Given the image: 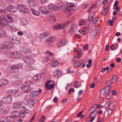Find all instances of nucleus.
Masks as SVG:
<instances>
[{
  "mask_svg": "<svg viewBox=\"0 0 122 122\" xmlns=\"http://www.w3.org/2000/svg\"><path fill=\"white\" fill-rule=\"evenodd\" d=\"M19 49L21 52L24 53L28 54L30 52V50L25 47L22 46H20Z\"/></svg>",
  "mask_w": 122,
  "mask_h": 122,
  "instance_id": "dca6fc26",
  "label": "nucleus"
},
{
  "mask_svg": "<svg viewBox=\"0 0 122 122\" xmlns=\"http://www.w3.org/2000/svg\"><path fill=\"white\" fill-rule=\"evenodd\" d=\"M83 49L85 50H87L88 49V46L87 44H86L83 46Z\"/></svg>",
  "mask_w": 122,
  "mask_h": 122,
  "instance_id": "8fccbe9b",
  "label": "nucleus"
},
{
  "mask_svg": "<svg viewBox=\"0 0 122 122\" xmlns=\"http://www.w3.org/2000/svg\"><path fill=\"white\" fill-rule=\"evenodd\" d=\"M25 110H22L19 112V117L21 118L24 117L25 116Z\"/></svg>",
  "mask_w": 122,
  "mask_h": 122,
  "instance_id": "bb28decb",
  "label": "nucleus"
},
{
  "mask_svg": "<svg viewBox=\"0 0 122 122\" xmlns=\"http://www.w3.org/2000/svg\"><path fill=\"white\" fill-rule=\"evenodd\" d=\"M82 54V52L81 51L79 52V53H78L77 54L76 56V57L79 58L81 56Z\"/></svg>",
  "mask_w": 122,
  "mask_h": 122,
  "instance_id": "4d7b16f0",
  "label": "nucleus"
},
{
  "mask_svg": "<svg viewBox=\"0 0 122 122\" xmlns=\"http://www.w3.org/2000/svg\"><path fill=\"white\" fill-rule=\"evenodd\" d=\"M15 90L12 89L11 90H9V92H10V94L11 95H14L15 93Z\"/></svg>",
  "mask_w": 122,
  "mask_h": 122,
  "instance_id": "de8ad7c7",
  "label": "nucleus"
},
{
  "mask_svg": "<svg viewBox=\"0 0 122 122\" xmlns=\"http://www.w3.org/2000/svg\"><path fill=\"white\" fill-rule=\"evenodd\" d=\"M13 21V20L9 15H5L3 19L0 18V37H5L7 36L6 33L2 28L5 27L7 22L10 23L8 24V28L10 30L13 31L17 30L15 25L11 23Z\"/></svg>",
  "mask_w": 122,
  "mask_h": 122,
  "instance_id": "f257e3e1",
  "label": "nucleus"
},
{
  "mask_svg": "<svg viewBox=\"0 0 122 122\" xmlns=\"http://www.w3.org/2000/svg\"><path fill=\"white\" fill-rule=\"evenodd\" d=\"M67 43L66 40L65 39H63L60 41L57 44V46L59 47L62 46L66 44Z\"/></svg>",
  "mask_w": 122,
  "mask_h": 122,
  "instance_id": "f3484780",
  "label": "nucleus"
},
{
  "mask_svg": "<svg viewBox=\"0 0 122 122\" xmlns=\"http://www.w3.org/2000/svg\"><path fill=\"white\" fill-rule=\"evenodd\" d=\"M17 7L18 9H20L22 11L26 14H27L29 12L28 9L26 7L23 5H18Z\"/></svg>",
  "mask_w": 122,
  "mask_h": 122,
  "instance_id": "9d476101",
  "label": "nucleus"
},
{
  "mask_svg": "<svg viewBox=\"0 0 122 122\" xmlns=\"http://www.w3.org/2000/svg\"><path fill=\"white\" fill-rule=\"evenodd\" d=\"M108 7L107 6H106L104 8V10H103L102 13L104 15H106L108 12Z\"/></svg>",
  "mask_w": 122,
  "mask_h": 122,
  "instance_id": "393cba45",
  "label": "nucleus"
},
{
  "mask_svg": "<svg viewBox=\"0 0 122 122\" xmlns=\"http://www.w3.org/2000/svg\"><path fill=\"white\" fill-rule=\"evenodd\" d=\"M49 59V56H45L44 58V61L46 62H47Z\"/></svg>",
  "mask_w": 122,
  "mask_h": 122,
  "instance_id": "bf43d9fd",
  "label": "nucleus"
},
{
  "mask_svg": "<svg viewBox=\"0 0 122 122\" xmlns=\"http://www.w3.org/2000/svg\"><path fill=\"white\" fill-rule=\"evenodd\" d=\"M11 114L13 117L18 118L19 117V112L17 111L12 112H11Z\"/></svg>",
  "mask_w": 122,
  "mask_h": 122,
  "instance_id": "4be33fe9",
  "label": "nucleus"
},
{
  "mask_svg": "<svg viewBox=\"0 0 122 122\" xmlns=\"http://www.w3.org/2000/svg\"><path fill=\"white\" fill-rule=\"evenodd\" d=\"M75 91V90L73 88H71L69 90V92H68V94H70L71 92H73Z\"/></svg>",
  "mask_w": 122,
  "mask_h": 122,
  "instance_id": "052dcab7",
  "label": "nucleus"
},
{
  "mask_svg": "<svg viewBox=\"0 0 122 122\" xmlns=\"http://www.w3.org/2000/svg\"><path fill=\"white\" fill-rule=\"evenodd\" d=\"M37 101L36 99H29L28 100L27 103L28 106L33 107L34 104Z\"/></svg>",
  "mask_w": 122,
  "mask_h": 122,
  "instance_id": "4468645a",
  "label": "nucleus"
},
{
  "mask_svg": "<svg viewBox=\"0 0 122 122\" xmlns=\"http://www.w3.org/2000/svg\"><path fill=\"white\" fill-rule=\"evenodd\" d=\"M7 11V9L6 8L2 9L0 10V13H5Z\"/></svg>",
  "mask_w": 122,
  "mask_h": 122,
  "instance_id": "37998d69",
  "label": "nucleus"
},
{
  "mask_svg": "<svg viewBox=\"0 0 122 122\" xmlns=\"http://www.w3.org/2000/svg\"><path fill=\"white\" fill-rule=\"evenodd\" d=\"M3 85L4 86L6 84H8L9 82L8 80L4 78L1 79Z\"/></svg>",
  "mask_w": 122,
  "mask_h": 122,
  "instance_id": "473e14b6",
  "label": "nucleus"
},
{
  "mask_svg": "<svg viewBox=\"0 0 122 122\" xmlns=\"http://www.w3.org/2000/svg\"><path fill=\"white\" fill-rule=\"evenodd\" d=\"M10 56L12 58H19L21 57V55L19 52L15 51L11 52Z\"/></svg>",
  "mask_w": 122,
  "mask_h": 122,
  "instance_id": "6e6552de",
  "label": "nucleus"
},
{
  "mask_svg": "<svg viewBox=\"0 0 122 122\" xmlns=\"http://www.w3.org/2000/svg\"><path fill=\"white\" fill-rule=\"evenodd\" d=\"M22 58L24 61L28 64L32 65L34 63V60L31 58L26 56H23L22 57Z\"/></svg>",
  "mask_w": 122,
  "mask_h": 122,
  "instance_id": "423d86ee",
  "label": "nucleus"
},
{
  "mask_svg": "<svg viewBox=\"0 0 122 122\" xmlns=\"http://www.w3.org/2000/svg\"><path fill=\"white\" fill-rule=\"evenodd\" d=\"M113 110V109H112L111 108H110V107L109 108V109L108 110V115H110L111 114Z\"/></svg>",
  "mask_w": 122,
  "mask_h": 122,
  "instance_id": "3c124183",
  "label": "nucleus"
},
{
  "mask_svg": "<svg viewBox=\"0 0 122 122\" xmlns=\"http://www.w3.org/2000/svg\"><path fill=\"white\" fill-rule=\"evenodd\" d=\"M109 86H107L103 89L101 90L100 93L101 94L105 95L110 93L109 92L111 88H109Z\"/></svg>",
  "mask_w": 122,
  "mask_h": 122,
  "instance_id": "f8f14e48",
  "label": "nucleus"
},
{
  "mask_svg": "<svg viewBox=\"0 0 122 122\" xmlns=\"http://www.w3.org/2000/svg\"><path fill=\"white\" fill-rule=\"evenodd\" d=\"M96 107V104L94 105L90 108L89 110V112H90L91 111L95 112L96 109L95 108Z\"/></svg>",
  "mask_w": 122,
  "mask_h": 122,
  "instance_id": "a19ab883",
  "label": "nucleus"
},
{
  "mask_svg": "<svg viewBox=\"0 0 122 122\" xmlns=\"http://www.w3.org/2000/svg\"><path fill=\"white\" fill-rule=\"evenodd\" d=\"M95 108H96L101 109L102 108V105L98 104L96 105Z\"/></svg>",
  "mask_w": 122,
  "mask_h": 122,
  "instance_id": "13d9d810",
  "label": "nucleus"
},
{
  "mask_svg": "<svg viewBox=\"0 0 122 122\" xmlns=\"http://www.w3.org/2000/svg\"><path fill=\"white\" fill-rule=\"evenodd\" d=\"M117 77L116 76L114 75L112 76V81L113 83H115L117 81Z\"/></svg>",
  "mask_w": 122,
  "mask_h": 122,
  "instance_id": "f704fd0d",
  "label": "nucleus"
},
{
  "mask_svg": "<svg viewBox=\"0 0 122 122\" xmlns=\"http://www.w3.org/2000/svg\"><path fill=\"white\" fill-rule=\"evenodd\" d=\"M106 97L107 99L109 100L111 98V96L110 94V93L107 94Z\"/></svg>",
  "mask_w": 122,
  "mask_h": 122,
  "instance_id": "e2e57ef3",
  "label": "nucleus"
},
{
  "mask_svg": "<svg viewBox=\"0 0 122 122\" xmlns=\"http://www.w3.org/2000/svg\"><path fill=\"white\" fill-rule=\"evenodd\" d=\"M6 119L8 122H12L14 120V118L12 116H9Z\"/></svg>",
  "mask_w": 122,
  "mask_h": 122,
  "instance_id": "c85d7f7f",
  "label": "nucleus"
},
{
  "mask_svg": "<svg viewBox=\"0 0 122 122\" xmlns=\"http://www.w3.org/2000/svg\"><path fill=\"white\" fill-rule=\"evenodd\" d=\"M0 122H6V118L4 117H0Z\"/></svg>",
  "mask_w": 122,
  "mask_h": 122,
  "instance_id": "09e8293b",
  "label": "nucleus"
},
{
  "mask_svg": "<svg viewBox=\"0 0 122 122\" xmlns=\"http://www.w3.org/2000/svg\"><path fill=\"white\" fill-rule=\"evenodd\" d=\"M7 108L6 107H3L1 109V112L3 114H4L6 113L7 110Z\"/></svg>",
  "mask_w": 122,
  "mask_h": 122,
  "instance_id": "c9c22d12",
  "label": "nucleus"
},
{
  "mask_svg": "<svg viewBox=\"0 0 122 122\" xmlns=\"http://www.w3.org/2000/svg\"><path fill=\"white\" fill-rule=\"evenodd\" d=\"M20 42V39L19 38L15 37L12 42L13 44L16 45L19 44Z\"/></svg>",
  "mask_w": 122,
  "mask_h": 122,
  "instance_id": "5701e85b",
  "label": "nucleus"
},
{
  "mask_svg": "<svg viewBox=\"0 0 122 122\" xmlns=\"http://www.w3.org/2000/svg\"><path fill=\"white\" fill-rule=\"evenodd\" d=\"M59 64L57 61H56L54 62L52 64V66L53 67H55L57 66Z\"/></svg>",
  "mask_w": 122,
  "mask_h": 122,
  "instance_id": "c03bdc74",
  "label": "nucleus"
},
{
  "mask_svg": "<svg viewBox=\"0 0 122 122\" xmlns=\"http://www.w3.org/2000/svg\"><path fill=\"white\" fill-rule=\"evenodd\" d=\"M21 21V23L24 25H26L27 24V21L25 19H22Z\"/></svg>",
  "mask_w": 122,
  "mask_h": 122,
  "instance_id": "79ce46f5",
  "label": "nucleus"
},
{
  "mask_svg": "<svg viewBox=\"0 0 122 122\" xmlns=\"http://www.w3.org/2000/svg\"><path fill=\"white\" fill-rule=\"evenodd\" d=\"M77 25L75 24H73L72 25L69 30L70 33L71 34L75 33L77 31Z\"/></svg>",
  "mask_w": 122,
  "mask_h": 122,
  "instance_id": "1a4fd4ad",
  "label": "nucleus"
},
{
  "mask_svg": "<svg viewBox=\"0 0 122 122\" xmlns=\"http://www.w3.org/2000/svg\"><path fill=\"white\" fill-rule=\"evenodd\" d=\"M31 10L32 12L34 15H39V13L38 11H35L33 9H31Z\"/></svg>",
  "mask_w": 122,
  "mask_h": 122,
  "instance_id": "e433bc0d",
  "label": "nucleus"
},
{
  "mask_svg": "<svg viewBox=\"0 0 122 122\" xmlns=\"http://www.w3.org/2000/svg\"><path fill=\"white\" fill-rule=\"evenodd\" d=\"M15 37L13 36V35H10L9 36V38L10 41L12 42L14 40V38Z\"/></svg>",
  "mask_w": 122,
  "mask_h": 122,
  "instance_id": "a18cd8bd",
  "label": "nucleus"
},
{
  "mask_svg": "<svg viewBox=\"0 0 122 122\" xmlns=\"http://www.w3.org/2000/svg\"><path fill=\"white\" fill-rule=\"evenodd\" d=\"M55 40V39H53V38L52 37H49L47 39L45 40V42H52Z\"/></svg>",
  "mask_w": 122,
  "mask_h": 122,
  "instance_id": "7c9ffc66",
  "label": "nucleus"
},
{
  "mask_svg": "<svg viewBox=\"0 0 122 122\" xmlns=\"http://www.w3.org/2000/svg\"><path fill=\"white\" fill-rule=\"evenodd\" d=\"M21 68L22 65L21 64H16L13 66L8 67L7 69H10V71H14L15 72L18 71V70L21 69Z\"/></svg>",
  "mask_w": 122,
  "mask_h": 122,
  "instance_id": "20e7f679",
  "label": "nucleus"
},
{
  "mask_svg": "<svg viewBox=\"0 0 122 122\" xmlns=\"http://www.w3.org/2000/svg\"><path fill=\"white\" fill-rule=\"evenodd\" d=\"M96 114H95L94 115L93 117H90V118H89V119H91L89 120V121L90 122H92L95 119V118L94 117H95L96 116Z\"/></svg>",
  "mask_w": 122,
  "mask_h": 122,
  "instance_id": "603ef678",
  "label": "nucleus"
},
{
  "mask_svg": "<svg viewBox=\"0 0 122 122\" xmlns=\"http://www.w3.org/2000/svg\"><path fill=\"white\" fill-rule=\"evenodd\" d=\"M3 83L1 79H0V87H2L4 86L3 85Z\"/></svg>",
  "mask_w": 122,
  "mask_h": 122,
  "instance_id": "774afa93",
  "label": "nucleus"
},
{
  "mask_svg": "<svg viewBox=\"0 0 122 122\" xmlns=\"http://www.w3.org/2000/svg\"><path fill=\"white\" fill-rule=\"evenodd\" d=\"M92 14H93V15H92L91 14H90L89 15H90V17L91 18H92V19L94 17V15L95 14V12H92Z\"/></svg>",
  "mask_w": 122,
  "mask_h": 122,
  "instance_id": "680f3d73",
  "label": "nucleus"
},
{
  "mask_svg": "<svg viewBox=\"0 0 122 122\" xmlns=\"http://www.w3.org/2000/svg\"><path fill=\"white\" fill-rule=\"evenodd\" d=\"M20 108H23L26 106V104L23 102H19Z\"/></svg>",
  "mask_w": 122,
  "mask_h": 122,
  "instance_id": "2f4dec72",
  "label": "nucleus"
},
{
  "mask_svg": "<svg viewBox=\"0 0 122 122\" xmlns=\"http://www.w3.org/2000/svg\"><path fill=\"white\" fill-rule=\"evenodd\" d=\"M111 83L110 81H108L106 82V85L107 86H109V88H111Z\"/></svg>",
  "mask_w": 122,
  "mask_h": 122,
  "instance_id": "5fc2aeb1",
  "label": "nucleus"
},
{
  "mask_svg": "<svg viewBox=\"0 0 122 122\" xmlns=\"http://www.w3.org/2000/svg\"><path fill=\"white\" fill-rule=\"evenodd\" d=\"M53 74L57 78L61 74V73L59 71L56 70L53 72Z\"/></svg>",
  "mask_w": 122,
  "mask_h": 122,
  "instance_id": "a878e982",
  "label": "nucleus"
},
{
  "mask_svg": "<svg viewBox=\"0 0 122 122\" xmlns=\"http://www.w3.org/2000/svg\"><path fill=\"white\" fill-rule=\"evenodd\" d=\"M48 36V34L45 32H43L41 35L40 37L41 38H44Z\"/></svg>",
  "mask_w": 122,
  "mask_h": 122,
  "instance_id": "72a5a7b5",
  "label": "nucleus"
},
{
  "mask_svg": "<svg viewBox=\"0 0 122 122\" xmlns=\"http://www.w3.org/2000/svg\"><path fill=\"white\" fill-rule=\"evenodd\" d=\"M38 95V92L37 91L35 90L31 92L30 93V96L31 98H33L36 97Z\"/></svg>",
  "mask_w": 122,
  "mask_h": 122,
  "instance_id": "a211bd4d",
  "label": "nucleus"
},
{
  "mask_svg": "<svg viewBox=\"0 0 122 122\" xmlns=\"http://www.w3.org/2000/svg\"><path fill=\"white\" fill-rule=\"evenodd\" d=\"M69 25L68 23L65 22L61 24H56L54 26L53 28L56 30L61 29V30H63L66 29L68 27Z\"/></svg>",
  "mask_w": 122,
  "mask_h": 122,
  "instance_id": "7ed1b4c3",
  "label": "nucleus"
},
{
  "mask_svg": "<svg viewBox=\"0 0 122 122\" xmlns=\"http://www.w3.org/2000/svg\"><path fill=\"white\" fill-rule=\"evenodd\" d=\"M6 2L9 4H11L13 3V0H6Z\"/></svg>",
  "mask_w": 122,
  "mask_h": 122,
  "instance_id": "0e129e2a",
  "label": "nucleus"
},
{
  "mask_svg": "<svg viewBox=\"0 0 122 122\" xmlns=\"http://www.w3.org/2000/svg\"><path fill=\"white\" fill-rule=\"evenodd\" d=\"M2 47L4 48L11 49L14 47L13 44L8 41H5L1 44Z\"/></svg>",
  "mask_w": 122,
  "mask_h": 122,
  "instance_id": "39448f33",
  "label": "nucleus"
},
{
  "mask_svg": "<svg viewBox=\"0 0 122 122\" xmlns=\"http://www.w3.org/2000/svg\"><path fill=\"white\" fill-rule=\"evenodd\" d=\"M21 88L22 90L25 93H29L31 90V88L29 86H27L25 85H23L21 86Z\"/></svg>",
  "mask_w": 122,
  "mask_h": 122,
  "instance_id": "ddd939ff",
  "label": "nucleus"
},
{
  "mask_svg": "<svg viewBox=\"0 0 122 122\" xmlns=\"http://www.w3.org/2000/svg\"><path fill=\"white\" fill-rule=\"evenodd\" d=\"M82 64V62H81L80 61L78 60L74 64L73 66L75 68H77L80 66Z\"/></svg>",
  "mask_w": 122,
  "mask_h": 122,
  "instance_id": "412c9836",
  "label": "nucleus"
},
{
  "mask_svg": "<svg viewBox=\"0 0 122 122\" xmlns=\"http://www.w3.org/2000/svg\"><path fill=\"white\" fill-rule=\"evenodd\" d=\"M98 19L96 17H95L93 20V23L94 24H96L97 23Z\"/></svg>",
  "mask_w": 122,
  "mask_h": 122,
  "instance_id": "864d4df0",
  "label": "nucleus"
},
{
  "mask_svg": "<svg viewBox=\"0 0 122 122\" xmlns=\"http://www.w3.org/2000/svg\"><path fill=\"white\" fill-rule=\"evenodd\" d=\"M41 78V75L40 74H39L34 76L33 78V80L36 81H39Z\"/></svg>",
  "mask_w": 122,
  "mask_h": 122,
  "instance_id": "aec40b11",
  "label": "nucleus"
},
{
  "mask_svg": "<svg viewBox=\"0 0 122 122\" xmlns=\"http://www.w3.org/2000/svg\"><path fill=\"white\" fill-rule=\"evenodd\" d=\"M114 9L118 11H119L120 10V7L118 6H115V7H114Z\"/></svg>",
  "mask_w": 122,
  "mask_h": 122,
  "instance_id": "338daca9",
  "label": "nucleus"
},
{
  "mask_svg": "<svg viewBox=\"0 0 122 122\" xmlns=\"http://www.w3.org/2000/svg\"><path fill=\"white\" fill-rule=\"evenodd\" d=\"M50 21L51 22H55L56 21V20L55 17L54 16H52L51 17L50 19Z\"/></svg>",
  "mask_w": 122,
  "mask_h": 122,
  "instance_id": "ea45409f",
  "label": "nucleus"
},
{
  "mask_svg": "<svg viewBox=\"0 0 122 122\" xmlns=\"http://www.w3.org/2000/svg\"><path fill=\"white\" fill-rule=\"evenodd\" d=\"M12 97L10 95L5 96L2 99V101L5 103H10L12 102Z\"/></svg>",
  "mask_w": 122,
  "mask_h": 122,
  "instance_id": "0eeeda50",
  "label": "nucleus"
},
{
  "mask_svg": "<svg viewBox=\"0 0 122 122\" xmlns=\"http://www.w3.org/2000/svg\"><path fill=\"white\" fill-rule=\"evenodd\" d=\"M7 63L6 60L3 61H0V64L1 65H5Z\"/></svg>",
  "mask_w": 122,
  "mask_h": 122,
  "instance_id": "6e6d98bb",
  "label": "nucleus"
},
{
  "mask_svg": "<svg viewBox=\"0 0 122 122\" xmlns=\"http://www.w3.org/2000/svg\"><path fill=\"white\" fill-rule=\"evenodd\" d=\"M47 84H45L46 87L49 90H51L53 87L54 85V82L51 81H47Z\"/></svg>",
  "mask_w": 122,
  "mask_h": 122,
  "instance_id": "9b49d317",
  "label": "nucleus"
},
{
  "mask_svg": "<svg viewBox=\"0 0 122 122\" xmlns=\"http://www.w3.org/2000/svg\"><path fill=\"white\" fill-rule=\"evenodd\" d=\"M28 3L29 6L30 7H34L35 5V3L33 0H28Z\"/></svg>",
  "mask_w": 122,
  "mask_h": 122,
  "instance_id": "6ab92c4d",
  "label": "nucleus"
},
{
  "mask_svg": "<svg viewBox=\"0 0 122 122\" xmlns=\"http://www.w3.org/2000/svg\"><path fill=\"white\" fill-rule=\"evenodd\" d=\"M13 106L15 108H19V102L14 104H13Z\"/></svg>",
  "mask_w": 122,
  "mask_h": 122,
  "instance_id": "49530a36",
  "label": "nucleus"
},
{
  "mask_svg": "<svg viewBox=\"0 0 122 122\" xmlns=\"http://www.w3.org/2000/svg\"><path fill=\"white\" fill-rule=\"evenodd\" d=\"M7 11L10 12L14 13L16 10L15 7L12 5H9L7 7Z\"/></svg>",
  "mask_w": 122,
  "mask_h": 122,
  "instance_id": "2eb2a0df",
  "label": "nucleus"
},
{
  "mask_svg": "<svg viewBox=\"0 0 122 122\" xmlns=\"http://www.w3.org/2000/svg\"><path fill=\"white\" fill-rule=\"evenodd\" d=\"M66 6L63 4L62 3H59L56 6L51 4L48 5V7L49 9L52 10H58L64 8V10H69V11H70L71 10V8L74 6V5L72 3H71L70 4L68 3L67 4L66 3Z\"/></svg>",
  "mask_w": 122,
  "mask_h": 122,
  "instance_id": "f03ea898",
  "label": "nucleus"
},
{
  "mask_svg": "<svg viewBox=\"0 0 122 122\" xmlns=\"http://www.w3.org/2000/svg\"><path fill=\"white\" fill-rule=\"evenodd\" d=\"M15 92L14 94L15 96L17 97L21 95V93L20 91L17 90H15Z\"/></svg>",
  "mask_w": 122,
  "mask_h": 122,
  "instance_id": "c756f323",
  "label": "nucleus"
},
{
  "mask_svg": "<svg viewBox=\"0 0 122 122\" xmlns=\"http://www.w3.org/2000/svg\"><path fill=\"white\" fill-rule=\"evenodd\" d=\"M79 32L81 33L82 35H84L86 34V32L84 30H80V31L79 30Z\"/></svg>",
  "mask_w": 122,
  "mask_h": 122,
  "instance_id": "69168bd1",
  "label": "nucleus"
},
{
  "mask_svg": "<svg viewBox=\"0 0 122 122\" xmlns=\"http://www.w3.org/2000/svg\"><path fill=\"white\" fill-rule=\"evenodd\" d=\"M105 106L107 107L109 106V107H111V108L112 109H113L114 106V105L112 103H111L110 104H109V102L108 101H107L106 102Z\"/></svg>",
  "mask_w": 122,
  "mask_h": 122,
  "instance_id": "b1692460",
  "label": "nucleus"
},
{
  "mask_svg": "<svg viewBox=\"0 0 122 122\" xmlns=\"http://www.w3.org/2000/svg\"><path fill=\"white\" fill-rule=\"evenodd\" d=\"M46 121V117L44 116H42L39 120L40 122H44Z\"/></svg>",
  "mask_w": 122,
  "mask_h": 122,
  "instance_id": "4c0bfd02",
  "label": "nucleus"
},
{
  "mask_svg": "<svg viewBox=\"0 0 122 122\" xmlns=\"http://www.w3.org/2000/svg\"><path fill=\"white\" fill-rule=\"evenodd\" d=\"M24 34L25 36L27 38H30L31 36V34L29 32H26Z\"/></svg>",
  "mask_w": 122,
  "mask_h": 122,
  "instance_id": "58836bf2",
  "label": "nucleus"
},
{
  "mask_svg": "<svg viewBox=\"0 0 122 122\" xmlns=\"http://www.w3.org/2000/svg\"><path fill=\"white\" fill-rule=\"evenodd\" d=\"M40 12L42 14L45 13V10H46V8L44 7H41L39 8Z\"/></svg>",
  "mask_w": 122,
  "mask_h": 122,
  "instance_id": "cd10ccee",
  "label": "nucleus"
}]
</instances>
